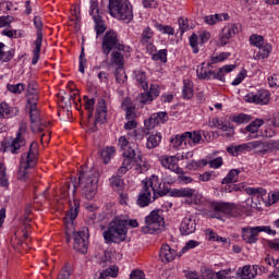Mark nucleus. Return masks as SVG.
<instances>
[{
    "mask_svg": "<svg viewBox=\"0 0 279 279\" xmlns=\"http://www.w3.org/2000/svg\"><path fill=\"white\" fill-rule=\"evenodd\" d=\"M8 178L5 177V166L0 162V186H9Z\"/></svg>",
    "mask_w": 279,
    "mask_h": 279,
    "instance_id": "8fccbe9b",
    "label": "nucleus"
},
{
    "mask_svg": "<svg viewBox=\"0 0 279 279\" xmlns=\"http://www.w3.org/2000/svg\"><path fill=\"white\" fill-rule=\"evenodd\" d=\"M36 156H38V143L33 142L29 146L27 156H22V160L28 161L25 167H36Z\"/></svg>",
    "mask_w": 279,
    "mask_h": 279,
    "instance_id": "412c9836",
    "label": "nucleus"
},
{
    "mask_svg": "<svg viewBox=\"0 0 279 279\" xmlns=\"http://www.w3.org/2000/svg\"><path fill=\"white\" fill-rule=\"evenodd\" d=\"M177 256L178 252L171 248L169 244H163L159 251V258L162 263H173Z\"/></svg>",
    "mask_w": 279,
    "mask_h": 279,
    "instance_id": "a211bd4d",
    "label": "nucleus"
},
{
    "mask_svg": "<svg viewBox=\"0 0 279 279\" xmlns=\"http://www.w3.org/2000/svg\"><path fill=\"white\" fill-rule=\"evenodd\" d=\"M114 49L123 51L125 46L119 40L117 32L108 31L102 37L101 51L105 56H110V51Z\"/></svg>",
    "mask_w": 279,
    "mask_h": 279,
    "instance_id": "1a4fd4ad",
    "label": "nucleus"
},
{
    "mask_svg": "<svg viewBox=\"0 0 279 279\" xmlns=\"http://www.w3.org/2000/svg\"><path fill=\"white\" fill-rule=\"evenodd\" d=\"M250 43L253 45V47H263V45H265V37L256 34L251 35Z\"/></svg>",
    "mask_w": 279,
    "mask_h": 279,
    "instance_id": "49530a36",
    "label": "nucleus"
},
{
    "mask_svg": "<svg viewBox=\"0 0 279 279\" xmlns=\"http://www.w3.org/2000/svg\"><path fill=\"white\" fill-rule=\"evenodd\" d=\"M162 210H153L145 218L146 226L142 228L145 234H156L160 232L161 228H165V218L160 215Z\"/></svg>",
    "mask_w": 279,
    "mask_h": 279,
    "instance_id": "0eeeda50",
    "label": "nucleus"
},
{
    "mask_svg": "<svg viewBox=\"0 0 279 279\" xmlns=\"http://www.w3.org/2000/svg\"><path fill=\"white\" fill-rule=\"evenodd\" d=\"M213 178H215V174L210 171H206L205 173L198 175V181L199 182H210V180H213Z\"/></svg>",
    "mask_w": 279,
    "mask_h": 279,
    "instance_id": "338daca9",
    "label": "nucleus"
},
{
    "mask_svg": "<svg viewBox=\"0 0 279 279\" xmlns=\"http://www.w3.org/2000/svg\"><path fill=\"white\" fill-rule=\"evenodd\" d=\"M105 243H123L128 240V220L113 218L104 232Z\"/></svg>",
    "mask_w": 279,
    "mask_h": 279,
    "instance_id": "20e7f679",
    "label": "nucleus"
},
{
    "mask_svg": "<svg viewBox=\"0 0 279 279\" xmlns=\"http://www.w3.org/2000/svg\"><path fill=\"white\" fill-rule=\"evenodd\" d=\"M230 19V15H228L227 13H222V14H215V15H206L204 17V22L207 25H215V23H219V21H228Z\"/></svg>",
    "mask_w": 279,
    "mask_h": 279,
    "instance_id": "c85d7f7f",
    "label": "nucleus"
},
{
    "mask_svg": "<svg viewBox=\"0 0 279 279\" xmlns=\"http://www.w3.org/2000/svg\"><path fill=\"white\" fill-rule=\"evenodd\" d=\"M232 121L234 123H250V121H252V117L245 113H240L239 116L233 117Z\"/></svg>",
    "mask_w": 279,
    "mask_h": 279,
    "instance_id": "5fc2aeb1",
    "label": "nucleus"
},
{
    "mask_svg": "<svg viewBox=\"0 0 279 279\" xmlns=\"http://www.w3.org/2000/svg\"><path fill=\"white\" fill-rule=\"evenodd\" d=\"M71 278V265L65 264L63 267L61 274H60V279H70Z\"/></svg>",
    "mask_w": 279,
    "mask_h": 279,
    "instance_id": "774afa93",
    "label": "nucleus"
},
{
    "mask_svg": "<svg viewBox=\"0 0 279 279\" xmlns=\"http://www.w3.org/2000/svg\"><path fill=\"white\" fill-rule=\"evenodd\" d=\"M258 275V266H244L240 268L236 272V276H240L241 279H252L256 278Z\"/></svg>",
    "mask_w": 279,
    "mask_h": 279,
    "instance_id": "5701e85b",
    "label": "nucleus"
},
{
    "mask_svg": "<svg viewBox=\"0 0 279 279\" xmlns=\"http://www.w3.org/2000/svg\"><path fill=\"white\" fill-rule=\"evenodd\" d=\"M155 27H157L159 32H162V34H168V36H173L175 34L173 27L169 25L163 26L162 24H156Z\"/></svg>",
    "mask_w": 279,
    "mask_h": 279,
    "instance_id": "864d4df0",
    "label": "nucleus"
},
{
    "mask_svg": "<svg viewBox=\"0 0 279 279\" xmlns=\"http://www.w3.org/2000/svg\"><path fill=\"white\" fill-rule=\"evenodd\" d=\"M110 186L117 193L123 192V189H125V182L123 181V178L121 175H113L109 179Z\"/></svg>",
    "mask_w": 279,
    "mask_h": 279,
    "instance_id": "393cba45",
    "label": "nucleus"
},
{
    "mask_svg": "<svg viewBox=\"0 0 279 279\" xmlns=\"http://www.w3.org/2000/svg\"><path fill=\"white\" fill-rule=\"evenodd\" d=\"M197 40H198V37H197L196 34L191 35V37H190V46L193 49V53H199V49L197 48Z\"/></svg>",
    "mask_w": 279,
    "mask_h": 279,
    "instance_id": "e2e57ef3",
    "label": "nucleus"
},
{
    "mask_svg": "<svg viewBox=\"0 0 279 279\" xmlns=\"http://www.w3.org/2000/svg\"><path fill=\"white\" fill-rule=\"evenodd\" d=\"M265 147L267 149L262 150V154H267V151H278L279 150V140L274 141L270 140L269 142H265Z\"/></svg>",
    "mask_w": 279,
    "mask_h": 279,
    "instance_id": "c03bdc74",
    "label": "nucleus"
},
{
    "mask_svg": "<svg viewBox=\"0 0 279 279\" xmlns=\"http://www.w3.org/2000/svg\"><path fill=\"white\" fill-rule=\"evenodd\" d=\"M7 89L9 90V93H13L14 95H21V93L25 90V84L23 83H19L15 85L8 84Z\"/></svg>",
    "mask_w": 279,
    "mask_h": 279,
    "instance_id": "37998d69",
    "label": "nucleus"
},
{
    "mask_svg": "<svg viewBox=\"0 0 279 279\" xmlns=\"http://www.w3.org/2000/svg\"><path fill=\"white\" fill-rule=\"evenodd\" d=\"M211 208L216 211V214L213 215L214 219H221L219 213L227 215V217H241V215H243V207L236 204L215 203L211 205Z\"/></svg>",
    "mask_w": 279,
    "mask_h": 279,
    "instance_id": "6e6552de",
    "label": "nucleus"
},
{
    "mask_svg": "<svg viewBox=\"0 0 279 279\" xmlns=\"http://www.w3.org/2000/svg\"><path fill=\"white\" fill-rule=\"evenodd\" d=\"M205 64L206 62H203L201 69L196 70L197 77H199V80H215V71L206 70V68H204Z\"/></svg>",
    "mask_w": 279,
    "mask_h": 279,
    "instance_id": "c756f323",
    "label": "nucleus"
},
{
    "mask_svg": "<svg viewBox=\"0 0 279 279\" xmlns=\"http://www.w3.org/2000/svg\"><path fill=\"white\" fill-rule=\"evenodd\" d=\"M153 60H155V62H158V60H160V62H167V49L159 50L157 53L153 54Z\"/></svg>",
    "mask_w": 279,
    "mask_h": 279,
    "instance_id": "13d9d810",
    "label": "nucleus"
},
{
    "mask_svg": "<svg viewBox=\"0 0 279 279\" xmlns=\"http://www.w3.org/2000/svg\"><path fill=\"white\" fill-rule=\"evenodd\" d=\"M114 75L116 82H118V84H125V82H128V75L125 74L123 65L116 68Z\"/></svg>",
    "mask_w": 279,
    "mask_h": 279,
    "instance_id": "4c0bfd02",
    "label": "nucleus"
},
{
    "mask_svg": "<svg viewBox=\"0 0 279 279\" xmlns=\"http://www.w3.org/2000/svg\"><path fill=\"white\" fill-rule=\"evenodd\" d=\"M210 128H218V130L227 132V138H232V136H234V126L228 120H219V118H214L210 122Z\"/></svg>",
    "mask_w": 279,
    "mask_h": 279,
    "instance_id": "2eb2a0df",
    "label": "nucleus"
},
{
    "mask_svg": "<svg viewBox=\"0 0 279 279\" xmlns=\"http://www.w3.org/2000/svg\"><path fill=\"white\" fill-rule=\"evenodd\" d=\"M12 58H14V49H11L7 52L2 50V54L0 56L1 62H10Z\"/></svg>",
    "mask_w": 279,
    "mask_h": 279,
    "instance_id": "bf43d9fd",
    "label": "nucleus"
},
{
    "mask_svg": "<svg viewBox=\"0 0 279 279\" xmlns=\"http://www.w3.org/2000/svg\"><path fill=\"white\" fill-rule=\"evenodd\" d=\"M80 214V201L74 199L70 203V210L66 213V217L70 218V221H74L77 219V215Z\"/></svg>",
    "mask_w": 279,
    "mask_h": 279,
    "instance_id": "7c9ffc66",
    "label": "nucleus"
},
{
    "mask_svg": "<svg viewBox=\"0 0 279 279\" xmlns=\"http://www.w3.org/2000/svg\"><path fill=\"white\" fill-rule=\"evenodd\" d=\"M159 160L161 166L165 167V169H169L174 173H182V168L178 166V159H175V157L163 155L159 158Z\"/></svg>",
    "mask_w": 279,
    "mask_h": 279,
    "instance_id": "f3484780",
    "label": "nucleus"
},
{
    "mask_svg": "<svg viewBox=\"0 0 279 279\" xmlns=\"http://www.w3.org/2000/svg\"><path fill=\"white\" fill-rule=\"evenodd\" d=\"M108 10L113 19H120L121 21H132L134 19L128 0H109Z\"/></svg>",
    "mask_w": 279,
    "mask_h": 279,
    "instance_id": "39448f33",
    "label": "nucleus"
},
{
    "mask_svg": "<svg viewBox=\"0 0 279 279\" xmlns=\"http://www.w3.org/2000/svg\"><path fill=\"white\" fill-rule=\"evenodd\" d=\"M245 191L247 195H253V197H265L267 195V191L263 187H247Z\"/></svg>",
    "mask_w": 279,
    "mask_h": 279,
    "instance_id": "a19ab883",
    "label": "nucleus"
},
{
    "mask_svg": "<svg viewBox=\"0 0 279 279\" xmlns=\"http://www.w3.org/2000/svg\"><path fill=\"white\" fill-rule=\"evenodd\" d=\"M160 141H162V136L160 133L151 134L147 138L146 147L147 149H156L160 145Z\"/></svg>",
    "mask_w": 279,
    "mask_h": 279,
    "instance_id": "2f4dec72",
    "label": "nucleus"
},
{
    "mask_svg": "<svg viewBox=\"0 0 279 279\" xmlns=\"http://www.w3.org/2000/svg\"><path fill=\"white\" fill-rule=\"evenodd\" d=\"M258 234H260L258 227H245L242 229V239L245 243H256Z\"/></svg>",
    "mask_w": 279,
    "mask_h": 279,
    "instance_id": "6ab92c4d",
    "label": "nucleus"
},
{
    "mask_svg": "<svg viewBox=\"0 0 279 279\" xmlns=\"http://www.w3.org/2000/svg\"><path fill=\"white\" fill-rule=\"evenodd\" d=\"M19 108L10 107L7 102L0 104V119H12V117H17Z\"/></svg>",
    "mask_w": 279,
    "mask_h": 279,
    "instance_id": "4be33fe9",
    "label": "nucleus"
},
{
    "mask_svg": "<svg viewBox=\"0 0 279 279\" xmlns=\"http://www.w3.org/2000/svg\"><path fill=\"white\" fill-rule=\"evenodd\" d=\"M94 22L97 36H99V34H104V32H106V24H104L101 15H94Z\"/></svg>",
    "mask_w": 279,
    "mask_h": 279,
    "instance_id": "58836bf2",
    "label": "nucleus"
},
{
    "mask_svg": "<svg viewBox=\"0 0 279 279\" xmlns=\"http://www.w3.org/2000/svg\"><path fill=\"white\" fill-rule=\"evenodd\" d=\"M244 101L247 104H257L259 106H267L269 104V93L265 89L250 93L244 96Z\"/></svg>",
    "mask_w": 279,
    "mask_h": 279,
    "instance_id": "ddd939ff",
    "label": "nucleus"
},
{
    "mask_svg": "<svg viewBox=\"0 0 279 279\" xmlns=\"http://www.w3.org/2000/svg\"><path fill=\"white\" fill-rule=\"evenodd\" d=\"M84 101H85V110H87V112H94L95 110V98H88V96H84L83 97Z\"/></svg>",
    "mask_w": 279,
    "mask_h": 279,
    "instance_id": "4d7b16f0",
    "label": "nucleus"
},
{
    "mask_svg": "<svg viewBox=\"0 0 279 279\" xmlns=\"http://www.w3.org/2000/svg\"><path fill=\"white\" fill-rule=\"evenodd\" d=\"M227 151L231 156H239V154H241V151H246L245 144H241L238 146H229V147H227Z\"/></svg>",
    "mask_w": 279,
    "mask_h": 279,
    "instance_id": "de8ad7c7",
    "label": "nucleus"
},
{
    "mask_svg": "<svg viewBox=\"0 0 279 279\" xmlns=\"http://www.w3.org/2000/svg\"><path fill=\"white\" fill-rule=\"evenodd\" d=\"M236 69L235 64L223 65L218 70V72L214 74V80H219L220 82H226L225 73H232V70Z\"/></svg>",
    "mask_w": 279,
    "mask_h": 279,
    "instance_id": "cd10ccee",
    "label": "nucleus"
},
{
    "mask_svg": "<svg viewBox=\"0 0 279 279\" xmlns=\"http://www.w3.org/2000/svg\"><path fill=\"white\" fill-rule=\"evenodd\" d=\"M119 147L122 148L124 151H129L130 148L132 149V146H130V142L128 141V138L125 136H121L119 138V143H118Z\"/></svg>",
    "mask_w": 279,
    "mask_h": 279,
    "instance_id": "052dcab7",
    "label": "nucleus"
},
{
    "mask_svg": "<svg viewBox=\"0 0 279 279\" xmlns=\"http://www.w3.org/2000/svg\"><path fill=\"white\" fill-rule=\"evenodd\" d=\"M38 93H33V94H28L27 95V105L28 108H38L37 104H38Z\"/></svg>",
    "mask_w": 279,
    "mask_h": 279,
    "instance_id": "09e8293b",
    "label": "nucleus"
},
{
    "mask_svg": "<svg viewBox=\"0 0 279 279\" xmlns=\"http://www.w3.org/2000/svg\"><path fill=\"white\" fill-rule=\"evenodd\" d=\"M99 184V172L95 169L87 171L82 170L78 175V183H74L73 195L77 186L82 189V195L85 196V199H93L97 195V187Z\"/></svg>",
    "mask_w": 279,
    "mask_h": 279,
    "instance_id": "f03ea898",
    "label": "nucleus"
},
{
    "mask_svg": "<svg viewBox=\"0 0 279 279\" xmlns=\"http://www.w3.org/2000/svg\"><path fill=\"white\" fill-rule=\"evenodd\" d=\"M122 156L124 159L122 166L118 169V173L120 175H125V173H128L132 167H135L138 173H145V171L149 169L147 163L143 161L141 151H136L134 148H129V150L123 151Z\"/></svg>",
    "mask_w": 279,
    "mask_h": 279,
    "instance_id": "7ed1b4c3",
    "label": "nucleus"
},
{
    "mask_svg": "<svg viewBox=\"0 0 279 279\" xmlns=\"http://www.w3.org/2000/svg\"><path fill=\"white\" fill-rule=\"evenodd\" d=\"M34 25L37 29V39L35 40V49L33 50V59L32 64H38V60H40V49L43 47V20L40 16L34 17Z\"/></svg>",
    "mask_w": 279,
    "mask_h": 279,
    "instance_id": "9d476101",
    "label": "nucleus"
},
{
    "mask_svg": "<svg viewBox=\"0 0 279 279\" xmlns=\"http://www.w3.org/2000/svg\"><path fill=\"white\" fill-rule=\"evenodd\" d=\"M74 244L73 248L80 254L88 253V233L86 231L73 232Z\"/></svg>",
    "mask_w": 279,
    "mask_h": 279,
    "instance_id": "9b49d317",
    "label": "nucleus"
},
{
    "mask_svg": "<svg viewBox=\"0 0 279 279\" xmlns=\"http://www.w3.org/2000/svg\"><path fill=\"white\" fill-rule=\"evenodd\" d=\"M120 51L121 50L111 52V62L112 64H116L118 68L123 66V54H121Z\"/></svg>",
    "mask_w": 279,
    "mask_h": 279,
    "instance_id": "a18cd8bd",
    "label": "nucleus"
},
{
    "mask_svg": "<svg viewBox=\"0 0 279 279\" xmlns=\"http://www.w3.org/2000/svg\"><path fill=\"white\" fill-rule=\"evenodd\" d=\"M168 120H169V117L165 111L153 113L148 119V121H145V128L146 130H154L156 125H160V123H167Z\"/></svg>",
    "mask_w": 279,
    "mask_h": 279,
    "instance_id": "dca6fc26",
    "label": "nucleus"
},
{
    "mask_svg": "<svg viewBox=\"0 0 279 279\" xmlns=\"http://www.w3.org/2000/svg\"><path fill=\"white\" fill-rule=\"evenodd\" d=\"M197 228V223L195 219L184 218L180 226V232L183 236H189V234H193Z\"/></svg>",
    "mask_w": 279,
    "mask_h": 279,
    "instance_id": "aec40b11",
    "label": "nucleus"
},
{
    "mask_svg": "<svg viewBox=\"0 0 279 279\" xmlns=\"http://www.w3.org/2000/svg\"><path fill=\"white\" fill-rule=\"evenodd\" d=\"M172 197H192L195 195V189L181 187L174 189L171 192Z\"/></svg>",
    "mask_w": 279,
    "mask_h": 279,
    "instance_id": "a878e982",
    "label": "nucleus"
},
{
    "mask_svg": "<svg viewBox=\"0 0 279 279\" xmlns=\"http://www.w3.org/2000/svg\"><path fill=\"white\" fill-rule=\"evenodd\" d=\"M27 134V123L21 122L16 136L11 141L2 142L4 151H11V154H19L21 147H25V135Z\"/></svg>",
    "mask_w": 279,
    "mask_h": 279,
    "instance_id": "423d86ee",
    "label": "nucleus"
},
{
    "mask_svg": "<svg viewBox=\"0 0 279 279\" xmlns=\"http://www.w3.org/2000/svg\"><path fill=\"white\" fill-rule=\"evenodd\" d=\"M151 36H154V32H151V28L146 27L142 34V38H141L142 45H147V43H149V39L151 38Z\"/></svg>",
    "mask_w": 279,
    "mask_h": 279,
    "instance_id": "603ef678",
    "label": "nucleus"
},
{
    "mask_svg": "<svg viewBox=\"0 0 279 279\" xmlns=\"http://www.w3.org/2000/svg\"><path fill=\"white\" fill-rule=\"evenodd\" d=\"M263 123H265L263 119H256L246 126V132H250L248 138H258V136H260L258 134V129L260 125H263Z\"/></svg>",
    "mask_w": 279,
    "mask_h": 279,
    "instance_id": "b1692460",
    "label": "nucleus"
},
{
    "mask_svg": "<svg viewBox=\"0 0 279 279\" xmlns=\"http://www.w3.org/2000/svg\"><path fill=\"white\" fill-rule=\"evenodd\" d=\"M29 110V119H31V130L34 132V134H43V125L40 123V110L38 107H28Z\"/></svg>",
    "mask_w": 279,
    "mask_h": 279,
    "instance_id": "4468645a",
    "label": "nucleus"
},
{
    "mask_svg": "<svg viewBox=\"0 0 279 279\" xmlns=\"http://www.w3.org/2000/svg\"><path fill=\"white\" fill-rule=\"evenodd\" d=\"M117 153V149L114 146H107L100 151V156L104 159L105 165H108L110 160L112 159V156Z\"/></svg>",
    "mask_w": 279,
    "mask_h": 279,
    "instance_id": "f704fd0d",
    "label": "nucleus"
},
{
    "mask_svg": "<svg viewBox=\"0 0 279 279\" xmlns=\"http://www.w3.org/2000/svg\"><path fill=\"white\" fill-rule=\"evenodd\" d=\"M29 165V161L25 160L21 162L19 170V180H25L27 178V169H34L35 166H25Z\"/></svg>",
    "mask_w": 279,
    "mask_h": 279,
    "instance_id": "79ce46f5",
    "label": "nucleus"
},
{
    "mask_svg": "<svg viewBox=\"0 0 279 279\" xmlns=\"http://www.w3.org/2000/svg\"><path fill=\"white\" fill-rule=\"evenodd\" d=\"M236 34H239V24H228L225 26L217 41L218 47H226L230 43V38H234Z\"/></svg>",
    "mask_w": 279,
    "mask_h": 279,
    "instance_id": "f8f14e48",
    "label": "nucleus"
},
{
    "mask_svg": "<svg viewBox=\"0 0 279 279\" xmlns=\"http://www.w3.org/2000/svg\"><path fill=\"white\" fill-rule=\"evenodd\" d=\"M185 137H187L186 141L190 147H195V145L202 143V133H199L198 131L185 132Z\"/></svg>",
    "mask_w": 279,
    "mask_h": 279,
    "instance_id": "bb28decb",
    "label": "nucleus"
},
{
    "mask_svg": "<svg viewBox=\"0 0 279 279\" xmlns=\"http://www.w3.org/2000/svg\"><path fill=\"white\" fill-rule=\"evenodd\" d=\"M257 49L256 60H265V58H269V53H271V45L264 44L260 47H257Z\"/></svg>",
    "mask_w": 279,
    "mask_h": 279,
    "instance_id": "473e14b6",
    "label": "nucleus"
},
{
    "mask_svg": "<svg viewBox=\"0 0 279 279\" xmlns=\"http://www.w3.org/2000/svg\"><path fill=\"white\" fill-rule=\"evenodd\" d=\"M239 173H241L239 169L230 170L227 177L222 179V184H233L239 180Z\"/></svg>",
    "mask_w": 279,
    "mask_h": 279,
    "instance_id": "c9c22d12",
    "label": "nucleus"
},
{
    "mask_svg": "<svg viewBox=\"0 0 279 279\" xmlns=\"http://www.w3.org/2000/svg\"><path fill=\"white\" fill-rule=\"evenodd\" d=\"M186 138H189L186 137V133L174 135L170 140V143L172 144V147H174V149H178L179 147H181L182 143H184V145H187Z\"/></svg>",
    "mask_w": 279,
    "mask_h": 279,
    "instance_id": "e433bc0d",
    "label": "nucleus"
},
{
    "mask_svg": "<svg viewBox=\"0 0 279 279\" xmlns=\"http://www.w3.org/2000/svg\"><path fill=\"white\" fill-rule=\"evenodd\" d=\"M90 16L95 19V16H99V2L97 0H90V10H89Z\"/></svg>",
    "mask_w": 279,
    "mask_h": 279,
    "instance_id": "6e6d98bb",
    "label": "nucleus"
},
{
    "mask_svg": "<svg viewBox=\"0 0 279 279\" xmlns=\"http://www.w3.org/2000/svg\"><path fill=\"white\" fill-rule=\"evenodd\" d=\"M182 97L183 99L193 98V85L191 84V82H183Z\"/></svg>",
    "mask_w": 279,
    "mask_h": 279,
    "instance_id": "ea45409f",
    "label": "nucleus"
},
{
    "mask_svg": "<svg viewBox=\"0 0 279 279\" xmlns=\"http://www.w3.org/2000/svg\"><path fill=\"white\" fill-rule=\"evenodd\" d=\"M142 184L143 190L137 197V206H141V208L149 206L157 197H165L167 195V191L162 190V183H160L157 175L143 180Z\"/></svg>",
    "mask_w": 279,
    "mask_h": 279,
    "instance_id": "f257e3e1",
    "label": "nucleus"
},
{
    "mask_svg": "<svg viewBox=\"0 0 279 279\" xmlns=\"http://www.w3.org/2000/svg\"><path fill=\"white\" fill-rule=\"evenodd\" d=\"M197 245H199V242H197L195 240H190L186 242L185 246H183L181 252H182V254H184V252H189V250H193L194 247H197Z\"/></svg>",
    "mask_w": 279,
    "mask_h": 279,
    "instance_id": "0e129e2a",
    "label": "nucleus"
},
{
    "mask_svg": "<svg viewBox=\"0 0 279 279\" xmlns=\"http://www.w3.org/2000/svg\"><path fill=\"white\" fill-rule=\"evenodd\" d=\"M267 125L279 128V113H275L272 118L266 120Z\"/></svg>",
    "mask_w": 279,
    "mask_h": 279,
    "instance_id": "69168bd1",
    "label": "nucleus"
},
{
    "mask_svg": "<svg viewBox=\"0 0 279 279\" xmlns=\"http://www.w3.org/2000/svg\"><path fill=\"white\" fill-rule=\"evenodd\" d=\"M246 151H252V149H258V147H266L263 141H254L244 144Z\"/></svg>",
    "mask_w": 279,
    "mask_h": 279,
    "instance_id": "3c124183",
    "label": "nucleus"
},
{
    "mask_svg": "<svg viewBox=\"0 0 279 279\" xmlns=\"http://www.w3.org/2000/svg\"><path fill=\"white\" fill-rule=\"evenodd\" d=\"M232 274V269H225V270H220V271H217V272H214V278H217V279H228V276Z\"/></svg>",
    "mask_w": 279,
    "mask_h": 279,
    "instance_id": "680f3d73",
    "label": "nucleus"
},
{
    "mask_svg": "<svg viewBox=\"0 0 279 279\" xmlns=\"http://www.w3.org/2000/svg\"><path fill=\"white\" fill-rule=\"evenodd\" d=\"M135 80L138 86L143 88V90H148L149 82H147V75L145 74V72H141V71L135 72Z\"/></svg>",
    "mask_w": 279,
    "mask_h": 279,
    "instance_id": "72a5a7b5",
    "label": "nucleus"
}]
</instances>
